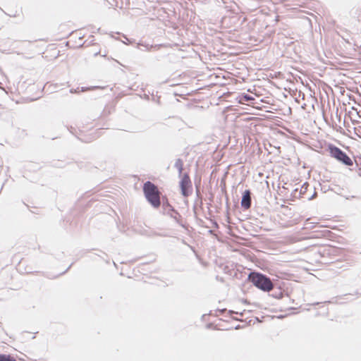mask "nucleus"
Segmentation results:
<instances>
[{
  "instance_id": "obj_6",
  "label": "nucleus",
  "mask_w": 361,
  "mask_h": 361,
  "mask_svg": "<svg viewBox=\"0 0 361 361\" xmlns=\"http://www.w3.org/2000/svg\"><path fill=\"white\" fill-rule=\"evenodd\" d=\"M174 167L178 170V176L181 177L184 173H183V161L180 159H176Z\"/></svg>"
},
{
  "instance_id": "obj_14",
  "label": "nucleus",
  "mask_w": 361,
  "mask_h": 361,
  "mask_svg": "<svg viewBox=\"0 0 361 361\" xmlns=\"http://www.w3.org/2000/svg\"><path fill=\"white\" fill-rule=\"evenodd\" d=\"M173 212L176 214H178V212L176 211H175L174 209H173Z\"/></svg>"
},
{
  "instance_id": "obj_10",
  "label": "nucleus",
  "mask_w": 361,
  "mask_h": 361,
  "mask_svg": "<svg viewBox=\"0 0 361 361\" xmlns=\"http://www.w3.org/2000/svg\"><path fill=\"white\" fill-rule=\"evenodd\" d=\"M138 46H142V47H145L146 50H147V51H149L152 48L154 47L153 45L144 44H141V43H139Z\"/></svg>"
},
{
  "instance_id": "obj_12",
  "label": "nucleus",
  "mask_w": 361,
  "mask_h": 361,
  "mask_svg": "<svg viewBox=\"0 0 361 361\" xmlns=\"http://www.w3.org/2000/svg\"><path fill=\"white\" fill-rule=\"evenodd\" d=\"M304 186H305V184H303V186H302V189H301V192H303L302 189L304 188Z\"/></svg>"
},
{
  "instance_id": "obj_17",
  "label": "nucleus",
  "mask_w": 361,
  "mask_h": 361,
  "mask_svg": "<svg viewBox=\"0 0 361 361\" xmlns=\"http://www.w3.org/2000/svg\"><path fill=\"white\" fill-rule=\"evenodd\" d=\"M360 170H361V169H360ZM360 176H361V174H360Z\"/></svg>"
},
{
  "instance_id": "obj_7",
  "label": "nucleus",
  "mask_w": 361,
  "mask_h": 361,
  "mask_svg": "<svg viewBox=\"0 0 361 361\" xmlns=\"http://www.w3.org/2000/svg\"><path fill=\"white\" fill-rule=\"evenodd\" d=\"M0 361H16V360L10 355L0 354Z\"/></svg>"
},
{
  "instance_id": "obj_13",
  "label": "nucleus",
  "mask_w": 361,
  "mask_h": 361,
  "mask_svg": "<svg viewBox=\"0 0 361 361\" xmlns=\"http://www.w3.org/2000/svg\"><path fill=\"white\" fill-rule=\"evenodd\" d=\"M304 186H305V184H303V186H302V189H301V192H303L302 189L304 188Z\"/></svg>"
},
{
  "instance_id": "obj_1",
  "label": "nucleus",
  "mask_w": 361,
  "mask_h": 361,
  "mask_svg": "<svg viewBox=\"0 0 361 361\" xmlns=\"http://www.w3.org/2000/svg\"><path fill=\"white\" fill-rule=\"evenodd\" d=\"M143 191L146 199L155 208L160 205L159 192L157 187L150 181H147L144 184Z\"/></svg>"
},
{
  "instance_id": "obj_15",
  "label": "nucleus",
  "mask_w": 361,
  "mask_h": 361,
  "mask_svg": "<svg viewBox=\"0 0 361 361\" xmlns=\"http://www.w3.org/2000/svg\"><path fill=\"white\" fill-rule=\"evenodd\" d=\"M308 221H309V219H307L306 223H305V225H306V226L307 225Z\"/></svg>"
},
{
  "instance_id": "obj_11",
  "label": "nucleus",
  "mask_w": 361,
  "mask_h": 361,
  "mask_svg": "<svg viewBox=\"0 0 361 361\" xmlns=\"http://www.w3.org/2000/svg\"><path fill=\"white\" fill-rule=\"evenodd\" d=\"M78 88L77 90L71 89V90H70V92H71V93H76V92H78Z\"/></svg>"
},
{
  "instance_id": "obj_16",
  "label": "nucleus",
  "mask_w": 361,
  "mask_h": 361,
  "mask_svg": "<svg viewBox=\"0 0 361 361\" xmlns=\"http://www.w3.org/2000/svg\"><path fill=\"white\" fill-rule=\"evenodd\" d=\"M319 302H316V303H314V304H312V305H319Z\"/></svg>"
},
{
  "instance_id": "obj_4",
  "label": "nucleus",
  "mask_w": 361,
  "mask_h": 361,
  "mask_svg": "<svg viewBox=\"0 0 361 361\" xmlns=\"http://www.w3.org/2000/svg\"><path fill=\"white\" fill-rule=\"evenodd\" d=\"M180 178L179 185L183 197H188L192 190V185L188 173H185Z\"/></svg>"
},
{
  "instance_id": "obj_5",
  "label": "nucleus",
  "mask_w": 361,
  "mask_h": 361,
  "mask_svg": "<svg viewBox=\"0 0 361 361\" xmlns=\"http://www.w3.org/2000/svg\"><path fill=\"white\" fill-rule=\"evenodd\" d=\"M240 204H241V207L244 209H248L250 208L251 204H252V199H251V192L250 190H246L243 193Z\"/></svg>"
},
{
  "instance_id": "obj_2",
  "label": "nucleus",
  "mask_w": 361,
  "mask_h": 361,
  "mask_svg": "<svg viewBox=\"0 0 361 361\" xmlns=\"http://www.w3.org/2000/svg\"><path fill=\"white\" fill-rule=\"evenodd\" d=\"M249 279L256 287L264 291H270L274 288L270 279L262 274L252 273L250 274Z\"/></svg>"
},
{
  "instance_id": "obj_3",
  "label": "nucleus",
  "mask_w": 361,
  "mask_h": 361,
  "mask_svg": "<svg viewBox=\"0 0 361 361\" xmlns=\"http://www.w3.org/2000/svg\"><path fill=\"white\" fill-rule=\"evenodd\" d=\"M329 152L331 157L342 162L343 164L346 166L353 165V161L340 148L331 145L329 147Z\"/></svg>"
},
{
  "instance_id": "obj_8",
  "label": "nucleus",
  "mask_w": 361,
  "mask_h": 361,
  "mask_svg": "<svg viewBox=\"0 0 361 361\" xmlns=\"http://www.w3.org/2000/svg\"><path fill=\"white\" fill-rule=\"evenodd\" d=\"M254 99H255L254 97H252V96L247 94H244L241 96L240 102L243 103V102H250Z\"/></svg>"
},
{
  "instance_id": "obj_9",
  "label": "nucleus",
  "mask_w": 361,
  "mask_h": 361,
  "mask_svg": "<svg viewBox=\"0 0 361 361\" xmlns=\"http://www.w3.org/2000/svg\"><path fill=\"white\" fill-rule=\"evenodd\" d=\"M98 88H101V87L99 86H92V87H82L81 92H85L87 90H94V89H98Z\"/></svg>"
}]
</instances>
